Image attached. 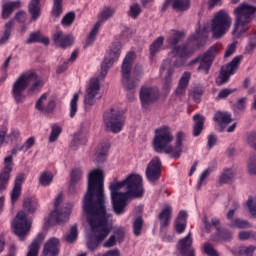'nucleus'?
Returning a JSON list of instances; mask_svg holds the SVG:
<instances>
[{
	"label": "nucleus",
	"instance_id": "1",
	"mask_svg": "<svg viewBox=\"0 0 256 256\" xmlns=\"http://www.w3.org/2000/svg\"><path fill=\"white\" fill-rule=\"evenodd\" d=\"M83 211L91 233L87 237V248L95 251L111 233L113 215L107 213L103 190V171L92 170L88 175V188L83 198Z\"/></svg>",
	"mask_w": 256,
	"mask_h": 256
},
{
	"label": "nucleus",
	"instance_id": "2",
	"mask_svg": "<svg viewBox=\"0 0 256 256\" xmlns=\"http://www.w3.org/2000/svg\"><path fill=\"white\" fill-rule=\"evenodd\" d=\"M185 37V32L179 30H170L166 37V43L169 47H173L170 55L175 59L173 64L174 67H183L187 59L193 55L194 49L191 47V43L197 47H203L209 39V31L207 28L201 30L200 27L196 28L195 35H192L189 39V43L182 46H177L181 43V39Z\"/></svg>",
	"mask_w": 256,
	"mask_h": 256
},
{
	"label": "nucleus",
	"instance_id": "3",
	"mask_svg": "<svg viewBox=\"0 0 256 256\" xmlns=\"http://www.w3.org/2000/svg\"><path fill=\"white\" fill-rule=\"evenodd\" d=\"M109 190L114 213L121 215L124 213L130 197L143 195V178L139 174H131L123 181L111 183Z\"/></svg>",
	"mask_w": 256,
	"mask_h": 256
},
{
	"label": "nucleus",
	"instance_id": "4",
	"mask_svg": "<svg viewBox=\"0 0 256 256\" xmlns=\"http://www.w3.org/2000/svg\"><path fill=\"white\" fill-rule=\"evenodd\" d=\"M121 48V42H114L101 64L100 75L90 79L84 96L85 107H93V105L97 103V95H99V91H101V79L107 77L109 70L113 67V63L119 61Z\"/></svg>",
	"mask_w": 256,
	"mask_h": 256
},
{
	"label": "nucleus",
	"instance_id": "5",
	"mask_svg": "<svg viewBox=\"0 0 256 256\" xmlns=\"http://www.w3.org/2000/svg\"><path fill=\"white\" fill-rule=\"evenodd\" d=\"M187 138L185 132H177L176 139L168 126H162L155 130L153 149L156 153H166L172 159H179L183 153V141ZM175 139V145H171Z\"/></svg>",
	"mask_w": 256,
	"mask_h": 256
},
{
	"label": "nucleus",
	"instance_id": "6",
	"mask_svg": "<svg viewBox=\"0 0 256 256\" xmlns=\"http://www.w3.org/2000/svg\"><path fill=\"white\" fill-rule=\"evenodd\" d=\"M255 13L256 6L249 3H242L234 9V39H241L249 31V24L255 19Z\"/></svg>",
	"mask_w": 256,
	"mask_h": 256
},
{
	"label": "nucleus",
	"instance_id": "7",
	"mask_svg": "<svg viewBox=\"0 0 256 256\" xmlns=\"http://www.w3.org/2000/svg\"><path fill=\"white\" fill-rule=\"evenodd\" d=\"M133 61H135V52H128L122 62V83L126 91H135L143 79V66L140 65L134 67L131 77Z\"/></svg>",
	"mask_w": 256,
	"mask_h": 256
},
{
	"label": "nucleus",
	"instance_id": "8",
	"mask_svg": "<svg viewBox=\"0 0 256 256\" xmlns=\"http://www.w3.org/2000/svg\"><path fill=\"white\" fill-rule=\"evenodd\" d=\"M103 123L106 131L121 133L125 125V113L119 108H109L103 113Z\"/></svg>",
	"mask_w": 256,
	"mask_h": 256
},
{
	"label": "nucleus",
	"instance_id": "9",
	"mask_svg": "<svg viewBox=\"0 0 256 256\" xmlns=\"http://www.w3.org/2000/svg\"><path fill=\"white\" fill-rule=\"evenodd\" d=\"M233 20L225 10L217 12L211 21V31L213 39H221L231 29Z\"/></svg>",
	"mask_w": 256,
	"mask_h": 256
},
{
	"label": "nucleus",
	"instance_id": "10",
	"mask_svg": "<svg viewBox=\"0 0 256 256\" xmlns=\"http://www.w3.org/2000/svg\"><path fill=\"white\" fill-rule=\"evenodd\" d=\"M35 79V72H25L21 74L12 85V98L15 103H25V91H27V87L31 85V81Z\"/></svg>",
	"mask_w": 256,
	"mask_h": 256
},
{
	"label": "nucleus",
	"instance_id": "11",
	"mask_svg": "<svg viewBox=\"0 0 256 256\" xmlns=\"http://www.w3.org/2000/svg\"><path fill=\"white\" fill-rule=\"evenodd\" d=\"M221 51L220 44L212 45L206 53L203 55L193 59L189 64L188 67L193 65H199L197 68L198 73H203L204 75H209V70L213 65V60L215 59V55Z\"/></svg>",
	"mask_w": 256,
	"mask_h": 256
},
{
	"label": "nucleus",
	"instance_id": "12",
	"mask_svg": "<svg viewBox=\"0 0 256 256\" xmlns=\"http://www.w3.org/2000/svg\"><path fill=\"white\" fill-rule=\"evenodd\" d=\"M63 194H58L54 201V210L50 214L49 220L54 219L58 225H63L69 221V215H71V209H73V204H64Z\"/></svg>",
	"mask_w": 256,
	"mask_h": 256
},
{
	"label": "nucleus",
	"instance_id": "13",
	"mask_svg": "<svg viewBox=\"0 0 256 256\" xmlns=\"http://www.w3.org/2000/svg\"><path fill=\"white\" fill-rule=\"evenodd\" d=\"M13 229L19 240L25 241V237L31 231V220L27 219V213L25 211L18 212L13 222Z\"/></svg>",
	"mask_w": 256,
	"mask_h": 256
},
{
	"label": "nucleus",
	"instance_id": "14",
	"mask_svg": "<svg viewBox=\"0 0 256 256\" xmlns=\"http://www.w3.org/2000/svg\"><path fill=\"white\" fill-rule=\"evenodd\" d=\"M116 9L111 7V6H105L99 13V21L95 23L94 27L92 28L89 36L87 37L86 40V45H91L94 43L95 38L97 37V33H99V29L101 28V25L105 23V21H109L115 13Z\"/></svg>",
	"mask_w": 256,
	"mask_h": 256
},
{
	"label": "nucleus",
	"instance_id": "15",
	"mask_svg": "<svg viewBox=\"0 0 256 256\" xmlns=\"http://www.w3.org/2000/svg\"><path fill=\"white\" fill-rule=\"evenodd\" d=\"M243 60V56L239 55L233 58V60L228 63L226 66H223L219 76L216 79V85L221 87L224 83L229 81L231 75H235L237 73V69H239V65H241V61Z\"/></svg>",
	"mask_w": 256,
	"mask_h": 256
},
{
	"label": "nucleus",
	"instance_id": "16",
	"mask_svg": "<svg viewBox=\"0 0 256 256\" xmlns=\"http://www.w3.org/2000/svg\"><path fill=\"white\" fill-rule=\"evenodd\" d=\"M159 99V89L156 87L142 86L140 89V101L143 109H147L151 103Z\"/></svg>",
	"mask_w": 256,
	"mask_h": 256
},
{
	"label": "nucleus",
	"instance_id": "17",
	"mask_svg": "<svg viewBox=\"0 0 256 256\" xmlns=\"http://www.w3.org/2000/svg\"><path fill=\"white\" fill-rule=\"evenodd\" d=\"M11 171H13V156L9 155L4 158V168L0 173V193L7 189L9 179H11Z\"/></svg>",
	"mask_w": 256,
	"mask_h": 256
},
{
	"label": "nucleus",
	"instance_id": "18",
	"mask_svg": "<svg viewBox=\"0 0 256 256\" xmlns=\"http://www.w3.org/2000/svg\"><path fill=\"white\" fill-rule=\"evenodd\" d=\"M48 97H49V94L47 93L42 94L41 97L37 100L35 105L37 111H40V113H43L44 115L53 113L56 107L55 99H48Z\"/></svg>",
	"mask_w": 256,
	"mask_h": 256
},
{
	"label": "nucleus",
	"instance_id": "19",
	"mask_svg": "<svg viewBox=\"0 0 256 256\" xmlns=\"http://www.w3.org/2000/svg\"><path fill=\"white\" fill-rule=\"evenodd\" d=\"M146 177L148 181L155 182L161 177V160L154 157L146 168Z\"/></svg>",
	"mask_w": 256,
	"mask_h": 256
},
{
	"label": "nucleus",
	"instance_id": "20",
	"mask_svg": "<svg viewBox=\"0 0 256 256\" xmlns=\"http://www.w3.org/2000/svg\"><path fill=\"white\" fill-rule=\"evenodd\" d=\"M163 71H167V75L164 78L163 91L169 93V91H171V87H173V73L175 72L173 67H171L170 60L163 61L160 67V73H163Z\"/></svg>",
	"mask_w": 256,
	"mask_h": 256
},
{
	"label": "nucleus",
	"instance_id": "21",
	"mask_svg": "<svg viewBox=\"0 0 256 256\" xmlns=\"http://www.w3.org/2000/svg\"><path fill=\"white\" fill-rule=\"evenodd\" d=\"M177 248L182 256H195V249H193V238L191 237V232H189L186 237L178 241Z\"/></svg>",
	"mask_w": 256,
	"mask_h": 256
},
{
	"label": "nucleus",
	"instance_id": "22",
	"mask_svg": "<svg viewBox=\"0 0 256 256\" xmlns=\"http://www.w3.org/2000/svg\"><path fill=\"white\" fill-rule=\"evenodd\" d=\"M21 0L9 1L2 4L1 19L7 21L16 9H21Z\"/></svg>",
	"mask_w": 256,
	"mask_h": 256
},
{
	"label": "nucleus",
	"instance_id": "23",
	"mask_svg": "<svg viewBox=\"0 0 256 256\" xmlns=\"http://www.w3.org/2000/svg\"><path fill=\"white\" fill-rule=\"evenodd\" d=\"M60 242L58 238H50L43 247V256H58Z\"/></svg>",
	"mask_w": 256,
	"mask_h": 256
},
{
	"label": "nucleus",
	"instance_id": "24",
	"mask_svg": "<svg viewBox=\"0 0 256 256\" xmlns=\"http://www.w3.org/2000/svg\"><path fill=\"white\" fill-rule=\"evenodd\" d=\"M55 45L65 49L73 45V36L64 34L63 31H57L53 36Z\"/></svg>",
	"mask_w": 256,
	"mask_h": 256
},
{
	"label": "nucleus",
	"instance_id": "25",
	"mask_svg": "<svg viewBox=\"0 0 256 256\" xmlns=\"http://www.w3.org/2000/svg\"><path fill=\"white\" fill-rule=\"evenodd\" d=\"M171 213H173V208L170 205L165 206V208L159 213L158 219L160 221V231H165L169 224L171 223Z\"/></svg>",
	"mask_w": 256,
	"mask_h": 256
},
{
	"label": "nucleus",
	"instance_id": "26",
	"mask_svg": "<svg viewBox=\"0 0 256 256\" xmlns=\"http://www.w3.org/2000/svg\"><path fill=\"white\" fill-rule=\"evenodd\" d=\"M25 181V174H19L15 178L14 187L11 192V203H17L19 201V198L21 197V185H23V182Z\"/></svg>",
	"mask_w": 256,
	"mask_h": 256
},
{
	"label": "nucleus",
	"instance_id": "27",
	"mask_svg": "<svg viewBox=\"0 0 256 256\" xmlns=\"http://www.w3.org/2000/svg\"><path fill=\"white\" fill-rule=\"evenodd\" d=\"M89 139V134L86 131L80 130L78 133L74 134L73 140L70 144L71 149L76 151L80 145H85Z\"/></svg>",
	"mask_w": 256,
	"mask_h": 256
},
{
	"label": "nucleus",
	"instance_id": "28",
	"mask_svg": "<svg viewBox=\"0 0 256 256\" xmlns=\"http://www.w3.org/2000/svg\"><path fill=\"white\" fill-rule=\"evenodd\" d=\"M45 239V234L39 233L28 247V252L26 256H39V249H41V241Z\"/></svg>",
	"mask_w": 256,
	"mask_h": 256
},
{
	"label": "nucleus",
	"instance_id": "29",
	"mask_svg": "<svg viewBox=\"0 0 256 256\" xmlns=\"http://www.w3.org/2000/svg\"><path fill=\"white\" fill-rule=\"evenodd\" d=\"M83 178V170L81 168H74L70 172V193H75V185Z\"/></svg>",
	"mask_w": 256,
	"mask_h": 256
},
{
	"label": "nucleus",
	"instance_id": "30",
	"mask_svg": "<svg viewBox=\"0 0 256 256\" xmlns=\"http://www.w3.org/2000/svg\"><path fill=\"white\" fill-rule=\"evenodd\" d=\"M109 151V147L107 144H99L94 152V161L95 163H103L105 159H107V152Z\"/></svg>",
	"mask_w": 256,
	"mask_h": 256
},
{
	"label": "nucleus",
	"instance_id": "31",
	"mask_svg": "<svg viewBox=\"0 0 256 256\" xmlns=\"http://www.w3.org/2000/svg\"><path fill=\"white\" fill-rule=\"evenodd\" d=\"M15 27V19H10L4 25V32L0 38V45H5L9 43V39H11V31Z\"/></svg>",
	"mask_w": 256,
	"mask_h": 256
},
{
	"label": "nucleus",
	"instance_id": "32",
	"mask_svg": "<svg viewBox=\"0 0 256 256\" xmlns=\"http://www.w3.org/2000/svg\"><path fill=\"white\" fill-rule=\"evenodd\" d=\"M28 11L32 15V21H37L41 17V0H31Z\"/></svg>",
	"mask_w": 256,
	"mask_h": 256
},
{
	"label": "nucleus",
	"instance_id": "33",
	"mask_svg": "<svg viewBox=\"0 0 256 256\" xmlns=\"http://www.w3.org/2000/svg\"><path fill=\"white\" fill-rule=\"evenodd\" d=\"M194 119V127H193V136L199 137L201 135V132L203 131V126L205 125V116L200 114H195L193 116Z\"/></svg>",
	"mask_w": 256,
	"mask_h": 256
},
{
	"label": "nucleus",
	"instance_id": "34",
	"mask_svg": "<svg viewBox=\"0 0 256 256\" xmlns=\"http://www.w3.org/2000/svg\"><path fill=\"white\" fill-rule=\"evenodd\" d=\"M165 5H172L176 11H187L191 5L189 0H166Z\"/></svg>",
	"mask_w": 256,
	"mask_h": 256
},
{
	"label": "nucleus",
	"instance_id": "35",
	"mask_svg": "<svg viewBox=\"0 0 256 256\" xmlns=\"http://www.w3.org/2000/svg\"><path fill=\"white\" fill-rule=\"evenodd\" d=\"M23 209L27 213H35L39 209V202L37 198L28 197L23 201Z\"/></svg>",
	"mask_w": 256,
	"mask_h": 256
},
{
	"label": "nucleus",
	"instance_id": "36",
	"mask_svg": "<svg viewBox=\"0 0 256 256\" xmlns=\"http://www.w3.org/2000/svg\"><path fill=\"white\" fill-rule=\"evenodd\" d=\"M256 246H240L238 250H232L233 255L235 256H255Z\"/></svg>",
	"mask_w": 256,
	"mask_h": 256
},
{
	"label": "nucleus",
	"instance_id": "37",
	"mask_svg": "<svg viewBox=\"0 0 256 256\" xmlns=\"http://www.w3.org/2000/svg\"><path fill=\"white\" fill-rule=\"evenodd\" d=\"M163 43H165V37L159 36L157 39H155L152 44L150 45V55L154 56L163 49Z\"/></svg>",
	"mask_w": 256,
	"mask_h": 256
},
{
	"label": "nucleus",
	"instance_id": "38",
	"mask_svg": "<svg viewBox=\"0 0 256 256\" xmlns=\"http://www.w3.org/2000/svg\"><path fill=\"white\" fill-rule=\"evenodd\" d=\"M26 43L29 45L31 43H43L44 45H49V38L44 37L40 32L31 33Z\"/></svg>",
	"mask_w": 256,
	"mask_h": 256
},
{
	"label": "nucleus",
	"instance_id": "39",
	"mask_svg": "<svg viewBox=\"0 0 256 256\" xmlns=\"http://www.w3.org/2000/svg\"><path fill=\"white\" fill-rule=\"evenodd\" d=\"M214 121L219 125H229L231 123V113L229 112H217L214 116Z\"/></svg>",
	"mask_w": 256,
	"mask_h": 256
},
{
	"label": "nucleus",
	"instance_id": "40",
	"mask_svg": "<svg viewBox=\"0 0 256 256\" xmlns=\"http://www.w3.org/2000/svg\"><path fill=\"white\" fill-rule=\"evenodd\" d=\"M79 93L73 95L70 101V110H69V117L73 119L77 115V111H79Z\"/></svg>",
	"mask_w": 256,
	"mask_h": 256
},
{
	"label": "nucleus",
	"instance_id": "41",
	"mask_svg": "<svg viewBox=\"0 0 256 256\" xmlns=\"http://www.w3.org/2000/svg\"><path fill=\"white\" fill-rule=\"evenodd\" d=\"M31 83H33L30 88L28 89V95H31L32 93H37L39 89L43 87V80L37 76V73L34 72V79L31 80Z\"/></svg>",
	"mask_w": 256,
	"mask_h": 256
},
{
	"label": "nucleus",
	"instance_id": "42",
	"mask_svg": "<svg viewBox=\"0 0 256 256\" xmlns=\"http://www.w3.org/2000/svg\"><path fill=\"white\" fill-rule=\"evenodd\" d=\"M204 225H205V230L207 233H211V227H215L217 234L221 233V222L219 221L218 218H212L211 223L207 221V218L204 219Z\"/></svg>",
	"mask_w": 256,
	"mask_h": 256
},
{
	"label": "nucleus",
	"instance_id": "43",
	"mask_svg": "<svg viewBox=\"0 0 256 256\" xmlns=\"http://www.w3.org/2000/svg\"><path fill=\"white\" fill-rule=\"evenodd\" d=\"M233 179H235V172L232 169H226L220 175L219 182L227 184L233 182Z\"/></svg>",
	"mask_w": 256,
	"mask_h": 256
},
{
	"label": "nucleus",
	"instance_id": "44",
	"mask_svg": "<svg viewBox=\"0 0 256 256\" xmlns=\"http://www.w3.org/2000/svg\"><path fill=\"white\" fill-rule=\"evenodd\" d=\"M231 227H236L237 229H253V224L247 220L237 218L229 224Z\"/></svg>",
	"mask_w": 256,
	"mask_h": 256
},
{
	"label": "nucleus",
	"instance_id": "45",
	"mask_svg": "<svg viewBox=\"0 0 256 256\" xmlns=\"http://www.w3.org/2000/svg\"><path fill=\"white\" fill-rule=\"evenodd\" d=\"M255 49H256V32L254 31L249 35L248 43L245 47V53H247V55H251V53H253Z\"/></svg>",
	"mask_w": 256,
	"mask_h": 256
},
{
	"label": "nucleus",
	"instance_id": "46",
	"mask_svg": "<svg viewBox=\"0 0 256 256\" xmlns=\"http://www.w3.org/2000/svg\"><path fill=\"white\" fill-rule=\"evenodd\" d=\"M53 181V174L49 171L43 172L39 177V184L42 187H49Z\"/></svg>",
	"mask_w": 256,
	"mask_h": 256
},
{
	"label": "nucleus",
	"instance_id": "47",
	"mask_svg": "<svg viewBox=\"0 0 256 256\" xmlns=\"http://www.w3.org/2000/svg\"><path fill=\"white\" fill-rule=\"evenodd\" d=\"M141 5L138 3H134L130 5L129 10L127 12L128 17H131V19H137L142 13Z\"/></svg>",
	"mask_w": 256,
	"mask_h": 256
},
{
	"label": "nucleus",
	"instance_id": "48",
	"mask_svg": "<svg viewBox=\"0 0 256 256\" xmlns=\"http://www.w3.org/2000/svg\"><path fill=\"white\" fill-rule=\"evenodd\" d=\"M63 132V129L59 125H53L49 136V142L55 143L59 139V135Z\"/></svg>",
	"mask_w": 256,
	"mask_h": 256
},
{
	"label": "nucleus",
	"instance_id": "49",
	"mask_svg": "<svg viewBox=\"0 0 256 256\" xmlns=\"http://www.w3.org/2000/svg\"><path fill=\"white\" fill-rule=\"evenodd\" d=\"M238 239H240V241H247L248 239H252L253 241H256V232L253 230L241 231L238 234Z\"/></svg>",
	"mask_w": 256,
	"mask_h": 256
},
{
	"label": "nucleus",
	"instance_id": "50",
	"mask_svg": "<svg viewBox=\"0 0 256 256\" xmlns=\"http://www.w3.org/2000/svg\"><path fill=\"white\" fill-rule=\"evenodd\" d=\"M78 235H79V232L77 230V224H74L70 229V233L66 235L65 239L67 243H75V241H77Z\"/></svg>",
	"mask_w": 256,
	"mask_h": 256
},
{
	"label": "nucleus",
	"instance_id": "51",
	"mask_svg": "<svg viewBox=\"0 0 256 256\" xmlns=\"http://www.w3.org/2000/svg\"><path fill=\"white\" fill-rule=\"evenodd\" d=\"M75 21V12H68L63 18H62V25L64 27H71L73 25V22Z\"/></svg>",
	"mask_w": 256,
	"mask_h": 256
},
{
	"label": "nucleus",
	"instance_id": "52",
	"mask_svg": "<svg viewBox=\"0 0 256 256\" xmlns=\"http://www.w3.org/2000/svg\"><path fill=\"white\" fill-rule=\"evenodd\" d=\"M141 229H143V217L139 216L133 223V231L136 237L141 235Z\"/></svg>",
	"mask_w": 256,
	"mask_h": 256
},
{
	"label": "nucleus",
	"instance_id": "53",
	"mask_svg": "<svg viewBox=\"0 0 256 256\" xmlns=\"http://www.w3.org/2000/svg\"><path fill=\"white\" fill-rule=\"evenodd\" d=\"M212 171L213 169L208 168L202 172L198 181V186H197L198 189H201L202 185H205V182L209 178V175H211Z\"/></svg>",
	"mask_w": 256,
	"mask_h": 256
},
{
	"label": "nucleus",
	"instance_id": "54",
	"mask_svg": "<svg viewBox=\"0 0 256 256\" xmlns=\"http://www.w3.org/2000/svg\"><path fill=\"white\" fill-rule=\"evenodd\" d=\"M190 95L193 97V101L195 103H201V96L203 95V88L202 87L193 88Z\"/></svg>",
	"mask_w": 256,
	"mask_h": 256
},
{
	"label": "nucleus",
	"instance_id": "55",
	"mask_svg": "<svg viewBox=\"0 0 256 256\" xmlns=\"http://www.w3.org/2000/svg\"><path fill=\"white\" fill-rule=\"evenodd\" d=\"M247 207L249 209L250 215L256 219V198L249 197L247 201Z\"/></svg>",
	"mask_w": 256,
	"mask_h": 256
},
{
	"label": "nucleus",
	"instance_id": "56",
	"mask_svg": "<svg viewBox=\"0 0 256 256\" xmlns=\"http://www.w3.org/2000/svg\"><path fill=\"white\" fill-rule=\"evenodd\" d=\"M246 101H247V98H241L237 101L235 105L232 106V109L236 115L239 114V111H245Z\"/></svg>",
	"mask_w": 256,
	"mask_h": 256
},
{
	"label": "nucleus",
	"instance_id": "57",
	"mask_svg": "<svg viewBox=\"0 0 256 256\" xmlns=\"http://www.w3.org/2000/svg\"><path fill=\"white\" fill-rule=\"evenodd\" d=\"M203 251L208 256H219L217 250L213 247V244L206 242L203 246Z\"/></svg>",
	"mask_w": 256,
	"mask_h": 256
},
{
	"label": "nucleus",
	"instance_id": "58",
	"mask_svg": "<svg viewBox=\"0 0 256 256\" xmlns=\"http://www.w3.org/2000/svg\"><path fill=\"white\" fill-rule=\"evenodd\" d=\"M19 130H12L9 135H6V143H17L19 141Z\"/></svg>",
	"mask_w": 256,
	"mask_h": 256
},
{
	"label": "nucleus",
	"instance_id": "59",
	"mask_svg": "<svg viewBox=\"0 0 256 256\" xmlns=\"http://www.w3.org/2000/svg\"><path fill=\"white\" fill-rule=\"evenodd\" d=\"M248 172L251 175H256V155L253 154L248 160Z\"/></svg>",
	"mask_w": 256,
	"mask_h": 256
},
{
	"label": "nucleus",
	"instance_id": "60",
	"mask_svg": "<svg viewBox=\"0 0 256 256\" xmlns=\"http://www.w3.org/2000/svg\"><path fill=\"white\" fill-rule=\"evenodd\" d=\"M35 145V138L30 137L26 140V142L19 148V151H23V153H27L31 147Z\"/></svg>",
	"mask_w": 256,
	"mask_h": 256
},
{
	"label": "nucleus",
	"instance_id": "61",
	"mask_svg": "<svg viewBox=\"0 0 256 256\" xmlns=\"http://www.w3.org/2000/svg\"><path fill=\"white\" fill-rule=\"evenodd\" d=\"M236 91H237L236 88H233V89H229V88L222 89L218 93L217 99H227L229 95L235 93Z\"/></svg>",
	"mask_w": 256,
	"mask_h": 256
},
{
	"label": "nucleus",
	"instance_id": "62",
	"mask_svg": "<svg viewBox=\"0 0 256 256\" xmlns=\"http://www.w3.org/2000/svg\"><path fill=\"white\" fill-rule=\"evenodd\" d=\"M12 19H14V24L15 21H17L18 23H25V21H27V12L20 10L15 14V17Z\"/></svg>",
	"mask_w": 256,
	"mask_h": 256
},
{
	"label": "nucleus",
	"instance_id": "63",
	"mask_svg": "<svg viewBox=\"0 0 256 256\" xmlns=\"http://www.w3.org/2000/svg\"><path fill=\"white\" fill-rule=\"evenodd\" d=\"M185 229H187V221H177L175 223V231L178 233V235H181V233L185 232Z\"/></svg>",
	"mask_w": 256,
	"mask_h": 256
},
{
	"label": "nucleus",
	"instance_id": "64",
	"mask_svg": "<svg viewBox=\"0 0 256 256\" xmlns=\"http://www.w3.org/2000/svg\"><path fill=\"white\" fill-rule=\"evenodd\" d=\"M247 143L249 147H251V149H254V151H256V132H251L247 136Z\"/></svg>",
	"mask_w": 256,
	"mask_h": 256
}]
</instances>
